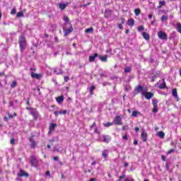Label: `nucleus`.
<instances>
[{"instance_id":"5fc2aeb1","label":"nucleus","mask_w":181,"mask_h":181,"mask_svg":"<svg viewBox=\"0 0 181 181\" xmlns=\"http://www.w3.org/2000/svg\"><path fill=\"white\" fill-rule=\"evenodd\" d=\"M59 114H60V111L54 112V115H55V117H58Z\"/></svg>"},{"instance_id":"c9c22d12","label":"nucleus","mask_w":181,"mask_h":181,"mask_svg":"<svg viewBox=\"0 0 181 181\" xmlns=\"http://www.w3.org/2000/svg\"><path fill=\"white\" fill-rule=\"evenodd\" d=\"M160 19H161L162 22H165V21H168V16H162Z\"/></svg>"},{"instance_id":"58836bf2","label":"nucleus","mask_w":181,"mask_h":181,"mask_svg":"<svg viewBox=\"0 0 181 181\" xmlns=\"http://www.w3.org/2000/svg\"><path fill=\"white\" fill-rule=\"evenodd\" d=\"M125 73H130L131 72V67H126L124 68Z\"/></svg>"},{"instance_id":"4d7b16f0","label":"nucleus","mask_w":181,"mask_h":181,"mask_svg":"<svg viewBox=\"0 0 181 181\" xmlns=\"http://www.w3.org/2000/svg\"><path fill=\"white\" fill-rule=\"evenodd\" d=\"M26 104L27 105H30V98H28Z\"/></svg>"},{"instance_id":"393cba45","label":"nucleus","mask_w":181,"mask_h":181,"mask_svg":"<svg viewBox=\"0 0 181 181\" xmlns=\"http://www.w3.org/2000/svg\"><path fill=\"white\" fill-rule=\"evenodd\" d=\"M165 5H166V2L165 1H159V4H158V9H160V8H162V6H165Z\"/></svg>"},{"instance_id":"f257e3e1","label":"nucleus","mask_w":181,"mask_h":181,"mask_svg":"<svg viewBox=\"0 0 181 181\" xmlns=\"http://www.w3.org/2000/svg\"><path fill=\"white\" fill-rule=\"evenodd\" d=\"M18 43L20 45L21 52H23L26 49V37L20 35L18 37Z\"/></svg>"},{"instance_id":"cd10ccee","label":"nucleus","mask_w":181,"mask_h":181,"mask_svg":"<svg viewBox=\"0 0 181 181\" xmlns=\"http://www.w3.org/2000/svg\"><path fill=\"white\" fill-rule=\"evenodd\" d=\"M158 136H159L160 138H165V132H158V134H157Z\"/></svg>"},{"instance_id":"864d4df0","label":"nucleus","mask_w":181,"mask_h":181,"mask_svg":"<svg viewBox=\"0 0 181 181\" xmlns=\"http://www.w3.org/2000/svg\"><path fill=\"white\" fill-rule=\"evenodd\" d=\"M156 75H154L152 76V78H151V83H153V81H155V80H156Z\"/></svg>"},{"instance_id":"aec40b11","label":"nucleus","mask_w":181,"mask_h":181,"mask_svg":"<svg viewBox=\"0 0 181 181\" xmlns=\"http://www.w3.org/2000/svg\"><path fill=\"white\" fill-rule=\"evenodd\" d=\"M30 148H36V141L32 139H30Z\"/></svg>"},{"instance_id":"20e7f679","label":"nucleus","mask_w":181,"mask_h":181,"mask_svg":"<svg viewBox=\"0 0 181 181\" xmlns=\"http://www.w3.org/2000/svg\"><path fill=\"white\" fill-rule=\"evenodd\" d=\"M30 163L31 166H33L34 168H36L37 166V159L35 156H30Z\"/></svg>"},{"instance_id":"f03ea898","label":"nucleus","mask_w":181,"mask_h":181,"mask_svg":"<svg viewBox=\"0 0 181 181\" xmlns=\"http://www.w3.org/2000/svg\"><path fill=\"white\" fill-rule=\"evenodd\" d=\"M30 114L33 117L35 121L37 120L38 118H40V114L39 113V112H37V110L36 108L32 109Z\"/></svg>"},{"instance_id":"f3484780","label":"nucleus","mask_w":181,"mask_h":181,"mask_svg":"<svg viewBox=\"0 0 181 181\" xmlns=\"http://www.w3.org/2000/svg\"><path fill=\"white\" fill-rule=\"evenodd\" d=\"M102 156L105 159H107L108 158V150H104L102 151Z\"/></svg>"},{"instance_id":"4468645a","label":"nucleus","mask_w":181,"mask_h":181,"mask_svg":"<svg viewBox=\"0 0 181 181\" xmlns=\"http://www.w3.org/2000/svg\"><path fill=\"white\" fill-rule=\"evenodd\" d=\"M54 73H55L57 76H59V74H63L64 71L62 68H59L58 70L55 68L54 69Z\"/></svg>"},{"instance_id":"412c9836","label":"nucleus","mask_w":181,"mask_h":181,"mask_svg":"<svg viewBox=\"0 0 181 181\" xmlns=\"http://www.w3.org/2000/svg\"><path fill=\"white\" fill-rule=\"evenodd\" d=\"M158 88L160 90H163V88H166V82H165V79H163V83L160 84V86H158Z\"/></svg>"},{"instance_id":"5701e85b","label":"nucleus","mask_w":181,"mask_h":181,"mask_svg":"<svg viewBox=\"0 0 181 181\" xmlns=\"http://www.w3.org/2000/svg\"><path fill=\"white\" fill-rule=\"evenodd\" d=\"M100 60L101 62H107V59H108V55H104V56H99Z\"/></svg>"},{"instance_id":"f704fd0d","label":"nucleus","mask_w":181,"mask_h":181,"mask_svg":"<svg viewBox=\"0 0 181 181\" xmlns=\"http://www.w3.org/2000/svg\"><path fill=\"white\" fill-rule=\"evenodd\" d=\"M95 127H97V124H96L95 122H94L90 126V131H93V128H95Z\"/></svg>"},{"instance_id":"052dcab7","label":"nucleus","mask_w":181,"mask_h":181,"mask_svg":"<svg viewBox=\"0 0 181 181\" xmlns=\"http://www.w3.org/2000/svg\"><path fill=\"white\" fill-rule=\"evenodd\" d=\"M3 76H5V73L0 71V77H2Z\"/></svg>"},{"instance_id":"2eb2a0df","label":"nucleus","mask_w":181,"mask_h":181,"mask_svg":"<svg viewBox=\"0 0 181 181\" xmlns=\"http://www.w3.org/2000/svg\"><path fill=\"white\" fill-rule=\"evenodd\" d=\"M64 32V36H67V35H70V33H71V32H73V28H69L65 30Z\"/></svg>"},{"instance_id":"37998d69","label":"nucleus","mask_w":181,"mask_h":181,"mask_svg":"<svg viewBox=\"0 0 181 181\" xmlns=\"http://www.w3.org/2000/svg\"><path fill=\"white\" fill-rule=\"evenodd\" d=\"M128 129H129V127H128V125H125L122 127L123 131H128Z\"/></svg>"},{"instance_id":"4c0bfd02","label":"nucleus","mask_w":181,"mask_h":181,"mask_svg":"<svg viewBox=\"0 0 181 181\" xmlns=\"http://www.w3.org/2000/svg\"><path fill=\"white\" fill-rule=\"evenodd\" d=\"M145 30V27H144V25H140L138 27V30L139 32H141L142 30Z\"/></svg>"},{"instance_id":"6e6552de","label":"nucleus","mask_w":181,"mask_h":181,"mask_svg":"<svg viewBox=\"0 0 181 181\" xmlns=\"http://www.w3.org/2000/svg\"><path fill=\"white\" fill-rule=\"evenodd\" d=\"M30 74L32 78H36L37 80H39L40 78H42V77H43V74H35V72H31Z\"/></svg>"},{"instance_id":"603ef678","label":"nucleus","mask_w":181,"mask_h":181,"mask_svg":"<svg viewBox=\"0 0 181 181\" xmlns=\"http://www.w3.org/2000/svg\"><path fill=\"white\" fill-rule=\"evenodd\" d=\"M122 139L124 141H128V136L127 134L124 135Z\"/></svg>"},{"instance_id":"6ab92c4d","label":"nucleus","mask_w":181,"mask_h":181,"mask_svg":"<svg viewBox=\"0 0 181 181\" xmlns=\"http://www.w3.org/2000/svg\"><path fill=\"white\" fill-rule=\"evenodd\" d=\"M144 90V86L139 85L135 89L134 91H136V93H141Z\"/></svg>"},{"instance_id":"49530a36","label":"nucleus","mask_w":181,"mask_h":181,"mask_svg":"<svg viewBox=\"0 0 181 181\" xmlns=\"http://www.w3.org/2000/svg\"><path fill=\"white\" fill-rule=\"evenodd\" d=\"M112 12V11L110 9H106L105 11V13H109V15H111Z\"/></svg>"},{"instance_id":"bf43d9fd","label":"nucleus","mask_w":181,"mask_h":181,"mask_svg":"<svg viewBox=\"0 0 181 181\" xmlns=\"http://www.w3.org/2000/svg\"><path fill=\"white\" fill-rule=\"evenodd\" d=\"M35 108H32V107H25V110H30L31 111H32V110H35Z\"/></svg>"},{"instance_id":"8fccbe9b","label":"nucleus","mask_w":181,"mask_h":181,"mask_svg":"<svg viewBox=\"0 0 181 181\" xmlns=\"http://www.w3.org/2000/svg\"><path fill=\"white\" fill-rule=\"evenodd\" d=\"M10 144L11 145H15V139L14 138H11Z\"/></svg>"},{"instance_id":"bb28decb","label":"nucleus","mask_w":181,"mask_h":181,"mask_svg":"<svg viewBox=\"0 0 181 181\" xmlns=\"http://www.w3.org/2000/svg\"><path fill=\"white\" fill-rule=\"evenodd\" d=\"M93 31H94L93 28H89L85 30V33H93Z\"/></svg>"},{"instance_id":"13d9d810","label":"nucleus","mask_w":181,"mask_h":181,"mask_svg":"<svg viewBox=\"0 0 181 181\" xmlns=\"http://www.w3.org/2000/svg\"><path fill=\"white\" fill-rule=\"evenodd\" d=\"M161 159H162V160H163V161L166 160V156H161Z\"/></svg>"},{"instance_id":"b1692460","label":"nucleus","mask_w":181,"mask_h":181,"mask_svg":"<svg viewBox=\"0 0 181 181\" xmlns=\"http://www.w3.org/2000/svg\"><path fill=\"white\" fill-rule=\"evenodd\" d=\"M121 24L118 25V28L119 29H121V30H122V29H124V26H122V25H124V23H125V20H124V18H121Z\"/></svg>"},{"instance_id":"3c124183","label":"nucleus","mask_w":181,"mask_h":181,"mask_svg":"<svg viewBox=\"0 0 181 181\" xmlns=\"http://www.w3.org/2000/svg\"><path fill=\"white\" fill-rule=\"evenodd\" d=\"M63 21H64V22H69V21H70V19H69V17L64 16L63 18Z\"/></svg>"},{"instance_id":"69168bd1","label":"nucleus","mask_w":181,"mask_h":181,"mask_svg":"<svg viewBox=\"0 0 181 181\" xmlns=\"http://www.w3.org/2000/svg\"><path fill=\"white\" fill-rule=\"evenodd\" d=\"M134 130L136 131V132H139V127H135Z\"/></svg>"},{"instance_id":"0eeeda50","label":"nucleus","mask_w":181,"mask_h":181,"mask_svg":"<svg viewBox=\"0 0 181 181\" xmlns=\"http://www.w3.org/2000/svg\"><path fill=\"white\" fill-rule=\"evenodd\" d=\"M18 176L19 177H29V174L26 172H25L23 170L20 169V173L18 174Z\"/></svg>"},{"instance_id":"2f4dec72","label":"nucleus","mask_w":181,"mask_h":181,"mask_svg":"<svg viewBox=\"0 0 181 181\" xmlns=\"http://www.w3.org/2000/svg\"><path fill=\"white\" fill-rule=\"evenodd\" d=\"M16 86H18V82H16V81H13L11 84V88H15Z\"/></svg>"},{"instance_id":"79ce46f5","label":"nucleus","mask_w":181,"mask_h":181,"mask_svg":"<svg viewBox=\"0 0 181 181\" xmlns=\"http://www.w3.org/2000/svg\"><path fill=\"white\" fill-rule=\"evenodd\" d=\"M95 134H97L98 135H100V130H98V127H95L94 129Z\"/></svg>"},{"instance_id":"c756f323","label":"nucleus","mask_w":181,"mask_h":181,"mask_svg":"<svg viewBox=\"0 0 181 181\" xmlns=\"http://www.w3.org/2000/svg\"><path fill=\"white\" fill-rule=\"evenodd\" d=\"M94 90H95V86H92L90 88V95H94Z\"/></svg>"},{"instance_id":"de8ad7c7","label":"nucleus","mask_w":181,"mask_h":181,"mask_svg":"<svg viewBox=\"0 0 181 181\" xmlns=\"http://www.w3.org/2000/svg\"><path fill=\"white\" fill-rule=\"evenodd\" d=\"M59 114L60 115H66V114H67V110L59 111Z\"/></svg>"},{"instance_id":"9d476101","label":"nucleus","mask_w":181,"mask_h":181,"mask_svg":"<svg viewBox=\"0 0 181 181\" xmlns=\"http://www.w3.org/2000/svg\"><path fill=\"white\" fill-rule=\"evenodd\" d=\"M57 127V124L56 123H51L49 127V132L48 134H51V132H53V130L56 129Z\"/></svg>"},{"instance_id":"a211bd4d","label":"nucleus","mask_w":181,"mask_h":181,"mask_svg":"<svg viewBox=\"0 0 181 181\" xmlns=\"http://www.w3.org/2000/svg\"><path fill=\"white\" fill-rule=\"evenodd\" d=\"M127 25L129 26H134L135 25V21H134V18H130L127 21Z\"/></svg>"},{"instance_id":"c03bdc74","label":"nucleus","mask_w":181,"mask_h":181,"mask_svg":"<svg viewBox=\"0 0 181 181\" xmlns=\"http://www.w3.org/2000/svg\"><path fill=\"white\" fill-rule=\"evenodd\" d=\"M158 106L153 107V112L156 113L158 112Z\"/></svg>"},{"instance_id":"ea45409f","label":"nucleus","mask_w":181,"mask_h":181,"mask_svg":"<svg viewBox=\"0 0 181 181\" xmlns=\"http://www.w3.org/2000/svg\"><path fill=\"white\" fill-rule=\"evenodd\" d=\"M17 18H21V16H23V12L20 11L16 15Z\"/></svg>"},{"instance_id":"ddd939ff","label":"nucleus","mask_w":181,"mask_h":181,"mask_svg":"<svg viewBox=\"0 0 181 181\" xmlns=\"http://www.w3.org/2000/svg\"><path fill=\"white\" fill-rule=\"evenodd\" d=\"M95 57H98V54L95 53L93 55L89 57V62L93 63V62L95 61Z\"/></svg>"},{"instance_id":"c85d7f7f","label":"nucleus","mask_w":181,"mask_h":181,"mask_svg":"<svg viewBox=\"0 0 181 181\" xmlns=\"http://www.w3.org/2000/svg\"><path fill=\"white\" fill-rule=\"evenodd\" d=\"M172 94L173 97L177 98V90H176V88L173 89Z\"/></svg>"},{"instance_id":"9b49d317","label":"nucleus","mask_w":181,"mask_h":181,"mask_svg":"<svg viewBox=\"0 0 181 181\" xmlns=\"http://www.w3.org/2000/svg\"><path fill=\"white\" fill-rule=\"evenodd\" d=\"M103 142H105V144H109L111 141V136H110L103 135Z\"/></svg>"},{"instance_id":"680f3d73","label":"nucleus","mask_w":181,"mask_h":181,"mask_svg":"<svg viewBox=\"0 0 181 181\" xmlns=\"http://www.w3.org/2000/svg\"><path fill=\"white\" fill-rule=\"evenodd\" d=\"M53 159L54 160H59V157L58 156H54V158H53Z\"/></svg>"},{"instance_id":"f8f14e48","label":"nucleus","mask_w":181,"mask_h":181,"mask_svg":"<svg viewBox=\"0 0 181 181\" xmlns=\"http://www.w3.org/2000/svg\"><path fill=\"white\" fill-rule=\"evenodd\" d=\"M56 101L58 103V104H62V103H63V101H64V96L61 95L59 97L55 98Z\"/></svg>"},{"instance_id":"e2e57ef3","label":"nucleus","mask_w":181,"mask_h":181,"mask_svg":"<svg viewBox=\"0 0 181 181\" xmlns=\"http://www.w3.org/2000/svg\"><path fill=\"white\" fill-rule=\"evenodd\" d=\"M134 145H138V140H134Z\"/></svg>"},{"instance_id":"774afa93","label":"nucleus","mask_w":181,"mask_h":181,"mask_svg":"<svg viewBox=\"0 0 181 181\" xmlns=\"http://www.w3.org/2000/svg\"><path fill=\"white\" fill-rule=\"evenodd\" d=\"M54 39H55V42H59V38L57 37H55Z\"/></svg>"},{"instance_id":"338daca9","label":"nucleus","mask_w":181,"mask_h":181,"mask_svg":"<svg viewBox=\"0 0 181 181\" xmlns=\"http://www.w3.org/2000/svg\"><path fill=\"white\" fill-rule=\"evenodd\" d=\"M9 104H10L11 107H13V102L10 101V102H9Z\"/></svg>"},{"instance_id":"dca6fc26","label":"nucleus","mask_w":181,"mask_h":181,"mask_svg":"<svg viewBox=\"0 0 181 181\" xmlns=\"http://www.w3.org/2000/svg\"><path fill=\"white\" fill-rule=\"evenodd\" d=\"M67 5H69V4H62L60 3L59 4V9H61V11H64L65 8H67Z\"/></svg>"},{"instance_id":"473e14b6","label":"nucleus","mask_w":181,"mask_h":181,"mask_svg":"<svg viewBox=\"0 0 181 181\" xmlns=\"http://www.w3.org/2000/svg\"><path fill=\"white\" fill-rule=\"evenodd\" d=\"M153 107H158V100L153 99L152 100Z\"/></svg>"},{"instance_id":"a878e982","label":"nucleus","mask_w":181,"mask_h":181,"mask_svg":"<svg viewBox=\"0 0 181 181\" xmlns=\"http://www.w3.org/2000/svg\"><path fill=\"white\" fill-rule=\"evenodd\" d=\"M142 36L146 40H149L150 39L149 35L146 33H142Z\"/></svg>"},{"instance_id":"a19ab883","label":"nucleus","mask_w":181,"mask_h":181,"mask_svg":"<svg viewBox=\"0 0 181 181\" xmlns=\"http://www.w3.org/2000/svg\"><path fill=\"white\" fill-rule=\"evenodd\" d=\"M173 152H175V149L171 148L167 152V155H170V153H173Z\"/></svg>"},{"instance_id":"4be33fe9","label":"nucleus","mask_w":181,"mask_h":181,"mask_svg":"<svg viewBox=\"0 0 181 181\" xmlns=\"http://www.w3.org/2000/svg\"><path fill=\"white\" fill-rule=\"evenodd\" d=\"M138 115H141V112L139 111H136V110H134L132 113V117H138Z\"/></svg>"},{"instance_id":"a18cd8bd","label":"nucleus","mask_w":181,"mask_h":181,"mask_svg":"<svg viewBox=\"0 0 181 181\" xmlns=\"http://www.w3.org/2000/svg\"><path fill=\"white\" fill-rule=\"evenodd\" d=\"M11 15H16V8H13L11 11Z\"/></svg>"},{"instance_id":"e433bc0d","label":"nucleus","mask_w":181,"mask_h":181,"mask_svg":"<svg viewBox=\"0 0 181 181\" xmlns=\"http://www.w3.org/2000/svg\"><path fill=\"white\" fill-rule=\"evenodd\" d=\"M104 127H111L112 125V123L111 122H107V123H104L103 124Z\"/></svg>"},{"instance_id":"1a4fd4ad","label":"nucleus","mask_w":181,"mask_h":181,"mask_svg":"<svg viewBox=\"0 0 181 181\" xmlns=\"http://www.w3.org/2000/svg\"><path fill=\"white\" fill-rule=\"evenodd\" d=\"M141 138L143 142H146L148 141V134H146V132L144 131L141 133Z\"/></svg>"},{"instance_id":"0e129e2a","label":"nucleus","mask_w":181,"mask_h":181,"mask_svg":"<svg viewBox=\"0 0 181 181\" xmlns=\"http://www.w3.org/2000/svg\"><path fill=\"white\" fill-rule=\"evenodd\" d=\"M124 181H135L134 180H129V178H125Z\"/></svg>"},{"instance_id":"7c9ffc66","label":"nucleus","mask_w":181,"mask_h":181,"mask_svg":"<svg viewBox=\"0 0 181 181\" xmlns=\"http://www.w3.org/2000/svg\"><path fill=\"white\" fill-rule=\"evenodd\" d=\"M134 13L136 16H138L141 13V9L140 8L134 9Z\"/></svg>"},{"instance_id":"39448f33","label":"nucleus","mask_w":181,"mask_h":181,"mask_svg":"<svg viewBox=\"0 0 181 181\" xmlns=\"http://www.w3.org/2000/svg\"><path fill=\"white\" fill-rule=\"evenodd\" d=\"M113 121L115 125H122V119L119 115L116 116Z\"/></svg>"},{"instance_id":"423d86ee","label":"nucleus","mask_w":181,"mask_h":181,"mask_svg":"<svg viewBox=\"0 0 181 181\" xmlns=\"http://www.w3.org/2000/svg\"><path fill=\"white\" fill-rule=\"evenodd\" d=\"M142 95H144V97L146 100H151V98H152V97H153V93H152L151 92H143Z\"/></svg>"},{"instance_id":"7ed1b4c3","label":"nucleus","mask_w":181,"mask_h":181,"mask_svg":"<svg viewBox=\"0 0 181 181\" xmlns=\"http://www.w3.org/2000/svg\"><path fill=\"white\" fill-rule=\"evenodd\" d=\"M158 36L159 39H161V40H168V35L163 31L158 32Z\"/></svg>"},{"instance_id":"72a5a7b5","label":"nucleus","mask_w":181,"mask_h":181,"mask_svg":"<svg viewBox=\"0 0 181 181\" xmlns=\"http://www.w3.org/2000/svg\"><path fill=\"white\" fill-rule=\"evenodd\" d=\"M177 30L179 32V33H181V23H178L177 24Z\"/></svg>"},{"instance_id":"09e8293b","label":"nucleus","mask_w":181,"mask_h":181,"mask_svg":"<svg viewBox=\"0 0 181 181\" xmlns=\"http://www.w3.org/2000/svg\"><path fill=\"white\" fill-rule=\"evenodd\" d=\"M64 80L65 83H67V81H69V80H70V78L69 76H64Z\"/></svg>"},{"instance_id":"6e6d98bb","label":"nucleus","mask_w":181,"mask_h":181,"mask_svg":"<svg viewBox=\"0 0 181 181\" xmlns=\"http://www.w3.org/2000/svg\"><path fill=\"white\" fill-rule=\"evenodd\" d=\"M165 169L166 170H169L170 168H169V163H165Z\"/></svg>"}]
</instances>
